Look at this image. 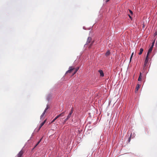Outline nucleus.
<instances>
[{
  "mask_svg": "<svg viewBox=\"0 0 157 157\" xmlns=\"http://www.w3.org/2000/svg\"><path fill=\"white\" fill-rule=\"evenodd\" d=\"M154 42H153L152 43V45H151V47L150 48H153V47L154 46Z\"/></svg>",
  "mask_w": 157,
  "mask_h": 157,
  "instance_id": "18",
  "label": "nucleus"
},
{
  "mask_svg": "<svg viewBox=\"0 0 157 157\" xmlns=\"http://www.w3.org/2000/svg\"><path fill=\"white\" fill-rule=\"evenodd\" d=\"M141 73L140 72V76H139V77L138 78V80L139 81H140L141 80Z\"/></svg>",
  "mask_w": 157,
  "mask_h": 157,
  "instance_id": "11",
  "label": "nucleus"
},
{
  "mask_svg": "<svg viewBox=\"0 0 157 157\" xmlns=\"http://www.w3.org/2000/svg\"><path fill=\"white\" fill-rule=\"evenodd\" d=\"M148 57H147V56L145 60V62L144 63V67H145L146 66L148 63Z\"/></svg>",
  "mask_w": 157,
  "mask_h": 157,
  "instance_id": "5",
  "label": "nucleus"
},
{
  "mask_svg": "<svg viewBox=\"0 0 157 157\" xmlns=\"http://www.w3.org/2000/svg\"><path fill=\"white\" fill-rule=\"evenodd\" d=\"M79 67H77L76 68H75V69L74 70H75V72H76L78 71V70L79 69Z\"/></svg>",
  "mask_w": 157,
  "mask_h": 157,
  "instance_id": "16",
  "label": "nucleus"
},
{
  "mask_svg": "<svg viewBox=\"0 0 157 157\" xmlns=\"http://www.w3.org/2000/svg\"><path fill=\"white\" fill-rule=\"evenodd\" d=\"M128 16H129L130 18H131V17L130 15H128Z\"/></svg>",
  "mask_w": 157,
  "mask_h": 157,
  "instance_id": "27",
  "label": "nucleus"
},
{
  "mask_svg": "<svg viewBox=\"0 0 157 157\" xmlns=\"http://www.w3.org/2000/svg\"><path fill=\"white\" fill-rule=\"evenodd\" d=\"M152 49V48H150L149 49L147 55V57H148L149 54L151 52Z\"/></svg>",
  "mask_w": 157,
  "mask_h": 157,
  "instance_id": "7",
  "label": "nucleus"
},
{
  "mask_svg": "<svg viewBox=\"0 0 157 157\" xmlns=\"http://www.w3.org/2000/svg\"><path fill=\"white\" fill-rule=\"evenodd\" d=\"M91 40H92V39H91V37H88L87 39V41L86 42V45L88 44H90V43H91Z\"/></svg>",
  "mask_w": 157,
  "mask_h": 157,
  "instance_id": "4",
  "label": "nucleus"
},
{
  "mask_svg": "<svg viewBox=\"0 0 157 157\" xmlns=\"http://www.w3.org/2000/svg\"><path fill=\"white\" fill-rule=\"evenodd\" d=\"M130 138H129V139H128V141L129 142V141H130Z\"/></svg>",
  "mask_w": 157,
  "mask_h": 157,
  "instance_id": "28",
  "label": "nucleus"
},
{
  "mask_svg": "<svg viewBox=\"0 0 157 157\" xmlns=\"http://www.w3.org/2000/svg\"><path fill=\"white\" fill-rule=\"evenodd\" d=\"M110 52L109 51H108L106 53H105V55L106 56H109V55H110Z\"/></svg>",
  "mask_w": 157,
  "mask_h": 157,
  "instance_id": "12",
  "label": "nucleus"
},
{
  "mask_svg": "<svg viewBox=\"0 0 157 157\" xmlns=\"http://www.w3.org/2000/svg\"><path fill=\"white\" fill-rule=\"evenodd\" d=\"M129 10V12L131 14V15H132V13H133L130 10Z\"/></svg>",
  "mask_w": 157,
  "mask_h": 157,
  "instance_id": "20",
  "label": "nucleus"
},
{
  "mask_svg": "<svg viewBox=\"0 0 157 157\" xmlns=\"http://www.w3.org/2000/svg\"><path fill=\"white\" fill-rule=\"evenodd\" d=\"M133 54H134V53L132 52L131 55H132V56H133Z\"/></svg>",
  "mask_w": 157,
  "mask_h": 157,
  "instance_id": "30",
  "label": "nucleus"
},
{
  "mask_svg": "<svg viewBox=\"0 0 157 157\" xmlns=\"http://www.w3.org/2000/svg\"><path fill=\"white\" fill-rule=\"evenodd\" d=\"M76 72H75L74 71V72L73 73L72 76H73L74 75Z\"/></svg>",
  "mask_w": 157,
  "mask_h": 157,
  "instance_id": "24",
  "label": "nucleus"
},
{
  "mask_svg": "<svg viewBox=\"0 0 157 157\" xmlns=\"http://www.w3.org/2000/svg\"><path fill=\"white\" fill-rule=\"evenodd\" d=\"M92 44H93V42L91 43V44H90V46L89 47V48H90V47H91V46L92 45Z\"/></svg>",
  "mask_w": 157,
  "mask_h": 157,
  "instance_id": "19",
  "label": "nucleus"
},
{
  "mask_svg": "<svg viewBox=\"0 0 157 157\" xmlns=\"http://www.w3.org/2000/svg\"><path fill=\"white\" fill-rule=\"evenodd\" d=\"M154 35L155 36H156V35H157V31H156V32L155 33Z\"/></svg>",
  "mask_w": 157,
  "mask_h": 157,
  "instance_id": "22",
  "label": "nucleus"
},
{
  "mask_svg": "<svg viewBox=\"0 0 157 157\" xmlns=\"http://www.w3.org/2000/svg\"><path fill=\"white\" fill-rule=\"evenodd\" d=\"M50 106L49 105H47L46 107V108L45 109V110H44V111H45V112H46L47 110L48 109L50 108Z\"/></svg>",
  "mask_w": 157,
  "mask_h": 157,
  "instance_id": "10",
  "label": "nucleus"
},
{
  "mask_svg": "<svg viewBox=\"0 0 157 157\" xmlns=\"http://www.w3.org/2000/svg\"><path fill=\"white\" fill-rule=\"evenodd\" d=\"M45 112H45V111H44L43 113H42V115H41V116H40V118L41 119L42 118H43V117L44 116V115Z\"/></svg>",
  "mask_w": 157,
  "mask_h": 157,
  "instance_id": "15",
  "label": "nucleus"
},
{
  "mask_svg": "<svg viewBox=\"0 0 157 157\" xmlns=\"http://www.w3.org/2000/svg\"><path fill=\"white\" fill-rule=\"evenodd\" d=\"M132 56H133L131 55V57H130V62H131V59H132Z\"/></svg>",
  "mask_w": 157,
  "mask_h": 157,
  "instance_id": "23",
  "label": "nucleus"
},
{
  "mask_svg": "<svg viewBox=\"0 0 157 157\" xmlns=\"http://www.w3.org/2000/svg\"><path fill=\"white\" fill-rule=\"evenodd\" d=\"M109 0H106V2H109Z\"/></svg>",
  "mask_w": 157,
  "mask_h": 157,
  "instance_id": "26",
  "label": "nucleus"
},
{
  "mask_svg": "<svg viewBox=\"0 0 157 157\" xmlns=\"http://www.w3.org/2000/svg\"><path fill=\"white\" fill-rule=\"evenodd\" d=\"M41 139H40V140L37 142V144H36V145L35 146V147H36L40 143V141H41Z\"/></svg>",
  "mask_w": 157,
  "mask_h": 157,
  "instance_id": "17",
  "label": "nucleus"
},
{
  "mask_svg": "<svg viewBox=\"0 0 157 157\" xmlns=\"http://www.w3.org/2000/svg\"><path fill=\"white\" fill-rule=\"evenodd\" d=\"M41 127H40V126L39 127V129H40L41 128Z\"/></svg>",
  "mask_w": 157,
  "mask_h": 157,
  "instance_id": "29",
  "label": "nucleus"
},
{
  "mask_svg": "<svg viewBox=\"0 0 157 157\" xmlns=\"http://www.w3.org/2000/svg\"><path fill=\"white\" fill-rule=\"evenodd\" d=\"M23 153V151L21 150L17 155V157H22Z\"/></svg>",
  "mask_w": 157,
  "mask_h": 157,
  "instance_id": "3",
  "label": "nucleus"
},
{
  "mask_svg": "<svg viewBox=\"0 0 157 157\" xmlns=\"http://www.w3.org/2000/svg\"><path fill=\"white\" fill-rule=\"evenodd\" d=\"M98 72L100 73V75L101 77H103L104 76V73L103 72V71L102 70H100L98 71Z\"/></svg>",
  "mask_w": 157,
  "mask_h": 157,
  "instance_id": "6",
  "label": "nucleus"
},
{
  "mask_svg": "<svg viewBox=\"0 0 157 157\" xmlns=\"http://www.w3.org/2000/svg\"><path fill=\"white\" fill-rule=\"evenodd\" d=\"M143 50H144L142 48H140V52L139 53V55H141L142 54V53L143 51Z\"/></svg>",
  "mask_w": 157,
  "mask_h": 157,
  "instance_id": "9",
  "label": "nucleus"
},
{
  "mask_svg": "<svg viewBox=\"0 0 157 157\" xmlns=\"http://www.w3.org/2000/svg\"><path fill=\"white\" fill-rule=\"evenodd\" d=\"M59 115L57 116L55 118V119L56 120V119H57L58 118H59Z\"/></svg>",
  "mask_w": 157,
  "mask_h": 157,
  "instance_id": "21",
  "label": "nucleus"
},
{
  "mask_svg": "<svg viewBox=\"0 0 157 157\" xmlns=\"http://www.w3.org/2000/svg\"><path fill=\"white\" fill-rule=\"evenodd\" d=\"M73 108H72L70 112L69 113L67 118L65 119L64 122H66L70 118V117L71 116V115H72V113L73 112Z\"/></svg>",
  "mask_w": 157,
  "mask_h": 157,
  "instance_id": "1",
  "label": "nucleus"
},
{
  "mask_svg": "<svg viewBox=\"0 0 157 157\" xmlns=\"http://www.w3.org/2000/svg\"><path fill=\"white\" fill-rule=\"evenodd\" d=\"M140 87V86L139 84H137L136 89V92L137 91Z\"/></svg>",
  "mask_w": 157,
  "mask_h": 157,
  "instance_id": "8",
  "label": "nucleus"
},
{
  "mask_svg": "<svg viewBox=\"0 0 157 157\" xmlns=\"http://www.w3.org/2000/svg\"><path fill=\"white\" fill-rule=\"evenodd\" d=\"M64 113H65V112H63L62 113H61L59 114V117H62V116H63L64 115Z\"/></svg>",
  "mask_w": 157,
  "mask_h": 157,
  "instance_id": "13",
  "label": "nucleus"
},
{
  "mask_svg": "<svg viewBox=\"0 0 157 157\" xmlns=\"http://www.w3.org/2000/svg\"><path fill=\"white\" fill-rule=\"evenodd\" d=\"M55 120H56L55 119H54L52 122H54L55 121Z\"/></svg>",
  "mask_w": 157,
  "mask_h": 157,
  "instance_id": "25",
  "label": "nucleus"
},
{
  "mask_svg": "<svg viewBox=\"0 0 157 157\" xmlns=\"http://www.w3.org/2000/svg\"><path fill=\"white\" fill-rule=\"evenodd\" d=\"M75 68L72 66H71L69 67V70L66 72V74H67L68 73H71L72 71L74 70Z\"/></svg>",
  "mask_w": 157,
  "mask_h": 157,
  "instance_id": "2",
  "label": "nucleus"
},
{
  "mask_svg": "<svg viewBox=\"0 0 157 157\" xmlns=\"http://www.w3.org/2000/svg\"><path fill=\"white\" fill-rule=\"evenodd\" d=\"M46 120H44L42 123L40 125V127H42L45 124V123L46 122Z\"/></svg>",
  "mask_w": 157,
  "mask_h": 157,
  "instance_id": "14",
  "label": "nucleus"
}]
</instances>
